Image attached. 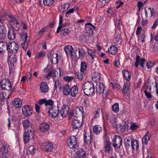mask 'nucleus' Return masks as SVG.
<instances>
[{
    "mask_svg": "<svg viewBox=\"0 0 158 158\" xmlns=\"http://www.w3.org/2000/svg\"><path fill=\"white\" fill-rule=\"evenodd\" d=\"M82 89L84 93L87 96L93 94L95 90L94 86L92 82H87L85 83L82 86Z\"/></svg>",
    "mask_w": 158,
    "mask_h": 158,
    "instance_id": "nucleus-1",
    "label": "nucleus"
},
{
    "mask_svg": "<svg viewBox=\"0 0 158 158\" xmlns=\"http://www.w3.org/2000/svg\"><path fill=\"white\" fill-rule=\"evenodd\" d=\"M49 116L52 118H55L60 116L59 107L57 104V106H50L48 111Z\"/></svg>",
    "mask_w": 158,
    "mask_h": 158,
    "instance_id": "nucleus-2",
    "label": "nucleus"
},
{
    "mask_svg": "<svg viewBox=\"0 0 158 158\" xmlns=\"http://www.w3.org/2000/svg\"><path fill=\"white\" fill-rule=\"evenodd\" d=\"M35 133V131L32 128H29L27 131L25 130L23 135V139L25 144H26L29 142L31 138V136L32 138L34 137Z\"/></svg>",
    "mask_w": 158,
    "mask_h": 158,
    "instance_id": "nucleus-3",
    "label": "nucleus"
},
{
    "mask_svg": "<svg viewBox=\"0 0 158 158\" xmlns=\"http://www.w3.org/2000/svg\"><path fill=\"white\" fill-rule=\"evenodd\" d=\"M84 114V112L82 106H80L76 108L71 112L69 116V119H71L73 117L77 118L80 115Z\"/></svg>",
    "mask_w": 158,
    "mask_h": 158,
    "instance_id": "nucleus-4",
    "label": "nucleus"
},
{
    "mask_svg": "<svg viewBox=\"0 0 158 158\" xmlns=\"http://www.w3.org/2000/svg\"><path fill=\"white\" fill-rule=\"evenodd\" d=\"M19 48V46L15 42H11L7 44V49L9 52L15 53L17 52Z\"/></svg>",
    "mask_w": 158,
    "mask_h": 158,
    "instance_id": "nucleus-5",
    "label": "nucleus"
},
{
    "mask_svg": "<svg viewBox=\"0 0 158 158\" xmlns=\"http://www.w3.org/2000/svg\"><path fill=\"white\" fill-rule=\"evenodd\" d=\"M113 146L115 149L119 148L122 143V140L119 136H115L112 139Z\"/></svg>",
    "mask_w": 158,
    "mask_h": 158,
    "instance_id": "nucleus-6",
    "label": "nucleus"
},
{
    "mask_svg": "<svg viewBox=\"0 0 158 158\" xmlns=\"http://www.w3.org/2000/svg\"><path fill=\"white\" fill-rule=\"evenodd\" d=\"M47 57L50 60L52 64H55L57 63L58 60L60 59L59 54L57 53L52 54V52H49L47 54Z\"/></svg>",
    "mask_w": 158,
    "mask_h": 158,
    "instance_id": "nucleus-7",
    "label": "nucleus"
},
{
    "mask_svg": "<svg viewBox=\"0 0 158 158\" xmlns=\"http://www.w3.org/2000/svg\"><path fill=\"white\" fill-rule=\"evenodd\" d=\"M93 137L91 131H90L89 133L85 132L84 135V144L88 145L91 143L93 141Z\"/></svg>",
    "mask_w": 158,
    "mask_h": 158,
    "instance_id": "nucleus-8",
    "label": "nucleus"
},
{
    "mask_svg": "<svg viewBox=\"0 0 158 158\" xmlns=\"http://www.w3.org/2000/svg\"><path fill=\"white\" fill-rule=\"evenodd\" d=\"M0 86L1 88L3 89L9 90L12 87L10 81L7 79H3L0 82Z\"/></svg>",
    "mask_w": 158,
    "mask_h": 158,
    "instance_id": "nucleus-9",
    "label": "nucleus"
},
{
    "mask_svg": "<svg viewBox=\"0 0 158 158\" xmlns=\"http://www.w3.org/2000/svg\"><path fill=\"white\" fill-rule=\"evenodd\" d=\"M95 28V27L92 24L88 23L86 24L85 32L86 35L89 36H91L93 33V29Z\"/></svg>",
    "mask_w": 158,
    "mask_h": 158,
    "instance_id": "nucleus-10",
    "label": "nucleus"
},
{
    "mask_svg": "<svg viewBox=\"0 0 158 158\" xmlns=\"http://www.w3.org/2000/svg\"><path fill=\"white\" fill-rule=\"evenodd\" d=\"M69 147L71 148H75L77 147V138L75 136H70L69 143H68Z\"/></svg>",
    "mask_w": 158,
    "mask_h": 158,
    "instance_id": "nucleus-11",
    "label": "nucleus"
},
{
    "mask_svg": "<svg viewBox=\"0 0 158 158\" xmlns=\"http://www.w3.org/2000/svg\"><path fill=\"white\" fill-rule=\"evenodd\" d=\"M69 107L68 105H63L60 111V116L63 118L65 117L69 114Z\"/></svg>",
    "mask_w": 158,
    "mask_h": 158,
    "instance_id": "nucleus-12",
    "label": "nucleus"
},
{
    "mask_svg": "<svg viewBox=\"0 0 158 158\" xmlns=\"http://www.w3.org/2000/svg\"><path fill=\"white\" fill-rule=\"evenodd\" d=\"M22 111L24 116H28L32 114L33 109L31 106L29 105H25L22 108Z\"/></svg>",
    "mask_w": 158,
    "mask_h": 158,
    "instance_id": "nucleus-13",
    "label": "nucleus"
},
{
    "mask_svg": "<svg viewBox=\"0 0 158 158\" xmlns=\"http://www.w3.org/2000/svg\"><path fill=\"white\" fill-rule=\"evenodd\" d=\"M146 60L144 58H140V57L137 55L135 59V65L136 68L138 66L139 64L142 67H143L144 64L145 63Z\"/></svg>",
    "mask_w": 158,
    "mask_h": 158,
    "instance_id": "nucleus-14",
    "label": "nucleus"
},
{
    "mask_svg": "<svg viewBox=\"0 0 158 158\" xmlns=\"http://www.w3.org/2000/svg\"><path fill=\"white\" fill-rule=\"evenodd\" d=\"M17 56L15 55H10L7 58L8 64L11 67L14 66L17 62Z\"/></svg>",
    "mask_w": 158,
    "mask_h": 158,
    "instance_id": "nucleus-15",
    "label": "nucleus"
},
{
    "mask_svg": "<svg viewBox=\"0 0 158 158\" xmlns=\"http://www.w3.org/2000/svg\"><path fill=\"white\" fill-rule=\"evenodd\" d=\"M121 91L125 95L129 96L130 91L129 84L127 82L124 83Z\"/></svg>",
    "mask_w": 158,
    "mask_h": 158,
    "instance_id": "nucleus-16",
    "label": "nucleus"
},
{
    "mask_svg": "<svg viewBox=\"0 0 158 158\" xmlns=\"http://www.w3.org/2000/svg\"><path fill=\"white\" fill-rule=\"evenodd\" d=\"M49 124L47 123L44 122L40 124L39 130L41 132H45L49 130Z\"/></svg>",
    "mask_w": 158,
    "mask_h": 158,
    "instance_id": "nucleus-17",
    "label": "nucleus"
},
{
    "mask_svg": "<svg viewBox=\"0 0 158 158\" xmlns=\"http://www.w3.org/2000/svg\"><path fill=\"white\" fill-rule=\"evenodd\" d=\"M117 117L115 115L110 114V123L114 127H117Z\"/></svg>",
    "mask_w": 158,
    "mask_h": 158,
    "instance_id": "nucleus-18",
    "label": "nucleus"
},
{
    "mask_svg": "<svg viewBox=\"0 0 158 158\" xmlns=\"http://www.w3.org/2000/svg\"><path fill=\"white\" fill-rule=\"evenodd\" d=\"M105 86L103 83H98L96 85V90L99 94H101L103 93Z\"/></svg>",
    "mask_w": 158,
    "mask_h": 158,
    "instance_id": "nucleus-19",
    "label": "nucleus"
},
{
    "mask_svg": "<svg viewBox=\"0 0 158 158\" xmlns=\"http://www.w3.org/2000/svg\"><path fill=\"white\" fill-rule=\"evenodd\" d=\"M123 77L127 81H129L131 78V73L128 70L125 69L122 70Z\"/></svg>",
    "mask_w": 158,
    "mask_h": 158,
    "instance_id": "nucleus-20",
    "label": "nucleus"
},
{
    "mask_svg": "<svg viewBox=\"0 0 158 158\" xmlns=\"http://www.w3.org/2000/svg\"><path fill=\"white\" fill-rule=\"evenodd\" d=\"M42 147L47 152H51L53 148V145L50 143L46 142L43 143Z\"/></svg>",
    "mask_w": 158,
    "mask_h": 158,
    "instance_id": "nucleus-21",
    "label": "nucleus"
},
{
    "mask_svg": "<svg viewBox=\"0 0 158 158\" xmlns=\"http://www.w3.org/2000/svg\"><path fill=\"white\" fill-rule=\"evenodd\" d=\"M9 150V146L7 144L3 145L0 148V152H2L3 155L7 154Z\"/></svg>",
    "mask_w": 158,
    "mask_h": 158,
    "instance_id": "nucleus-22",
    "label": "nucleus"
},
{
    "mask_svg": "<svg viewBox=\"0 0 158 158\" xmlns=\"http://www.w3.org/2000/svg\"><path fill=\"white\" fill-rule=\"evenodd\" d=\"M40 89L43 93H46L49 90V87L47 84L45 82H42L40 85Z\"/></svg>",
    "mask_w": 158,
    "mask_h": 158,
    "instance_id": "nucleus-23",
    "label": "nucleus"
},
{
    "mask_svg": "<svg viewBox=\"0 0 158 158\" xmlns=\"http://www.w3.org/2000/svg\"><path fill=\"white\" fill-rule=\"evenodd\" d=\"M12 104L16 108L20 107L22 105V101L20 98H15L12 102Z\"/></svg>",
    "mask_w": 158,
    "mask_h": 158,
    "instance_id": "nucleus-24",
    "label": "nucleus"
},
{
    "mask_svg": "<svg viewBox=\"0 0 158 158\" xmlns=\"http://www.w3.org/2000/svg\"><path fill=\"white\" fill-rule=\"evenodd\" d=\"M71 88L67 85H64L63 87V93L66 96L69 95L70 93Z\"/></svg>",
    "mask_w": 158,
    "mask_h": 158,
    "instance_id": "nucleus-25",
    "label": "nucleus"
},
{
    "mask_svg": "<svg viewBox=\"0 0 158 158\" xmlns=\"http://www.w3.org/2000/svg\"><path fill=\"white\" fill-rule=\"evenodd\" d=\"M131 146L132 150L137 149L139 147V143L137 140L134 139H132L131 142Z\"/></svg>",
    "mask_w": 158,
    "mask_h": 158,
    "instance_id": "nucleus-26",
    "label": "nucleus"
},
{
    "mask_svg": "<svg viewBox=\"0 0 158 158\" xmlns=\"http://www.w3.org/2000/svg\"><path fill=\"white\" fill-rule=\"evenodd\" d=\"M64 51L67 55H70L71 56H73V48L70 45H68L65 47L64 48Z\"/></svg>",
    "mask_w": 158,
    "mask_h": 158,
    "instance_id": "nucleus-27",
    "label": "nucleus"
},
{
    "mask_svg": "<svg viewBox=\"0 0 158 158\" xmlns=\"http://www.w3.org/2000/svg\"><path fill=\"white\" fill-rule=\"evenodd\" d=\"M72 125L73 129H77L81 127V124L80 121L77 119H74L73 121Z\"/></svg>",
    "mask_w": 158,
    "mask_h": 158,
    "instance_id": "nucleus-28",
    "label": "nucleus"
},
{
    "mask_svg": "<svg viewBox=\"0 0 158 158\" xmlns=\"http://www.w3.org/2000/svg\"><path fill=\"white\" fill-rule=\"evenodd\" d=\"M78 87L77 85L72 87L71 89L70 94L72 97H75L78 92Z\"/></svg>",
    "mask_w": 158,
    "mask_h": 158,
    "instance_id": "nucleus-29",
    "label": "nucleus"
},
{
    "mask_svg": "<svg viewBox=\"0 0 158 158\" xmlns=\"http://www.w3.org/2000/svg\"><path fill=\"white\" fill-rule=\"evenodd\" d=\"M28 38L27 33H25L24 36V42L22 44L21 46L24 50H26L28 45V42L27 40Z\"/></svg>",
    "mask_w": 158,
    "mask_h": 158,
    "instance_id": "nucleus-30",
    "label": "nucleus"
},
{
    "mask_svg": "<svg viewBox=\"0 0 158 158\" xmlns=\"http://www.w3.org/2000/svg\"><path fill=\"white\" fill-rule=\"evenodd\" d=\"M108 52L113 55H115L118 52V49L115 46H111L108 48Z\"/></svg>",
    "mask_w": 158,
    "mask_h": 158,
    "instance_id": "nucleus-31",
    "label": "nucleus"
},
{
    "mask_svg": "<svg viewBox=\"0 0 158 158\" xmlns=\"http://www.w3.org/2000/svg\"><path fill=\"white\" fill-rule=\"evenodd\" d=\"M22 123L24 130L29 127L31 128L32 126V123L30 122L29 120L27 119L24 120L23 121Z\"/></svg>",
    "mask_w": 158,
    "mask_h": 158,
    "instance_id": "nucleus-32",
    "label": "nucleus"
},
{
    "mask_svg": "<svg viewBox=\"0 0 158 158\" xmlns=\"http://www.w3.org/2000/svg\"><path fill=\"white\" fill-rule=\"evenodd\" d=\"M151 137V134L149 132H147L144 136L142 139V143H143L147 144L148 141L150 140Z\"/></svg>",
    "mask_w": 158,
    "mask_h": 158,
    "instance_id": "nucleus-33",
    "label": "nucleus"
},
{
    "mask_svg": "<svg viewBox=\"0 0 158 158\" xmlns=\"http://www.w3.org/2000/svg\"><path fill=\"white\" fill-rule=\"evenodd\" d=\"M7 36L9 40H13L15 39L16 37V33L14 30H9L8 32Z\"/></svg>",
    "mask_w": 158,
    "mask_h": 158,
    "instance_id": "nucleus-34",
    "label": "nucleus"
},
{
    "mask_svg": "<svg viewBox=\"0 0 158 158\" xmlns=\"http://www.w3.org/2000/svg\"><path fill=\"white\" fill-rule=\"evenodd\" d=\"M101 78L99 73L98 72L95 73L93 75L92 79L93 81L96 82H99Z\"/></svg>",
    "mask_w": 158,
    "mask_h": 158,
    "instance_id": "nucleus-35",
    "label": "nucleus"
},
{
    "mask_svg": "<svg viewBox=\"0 0 158 158\" xmlns=\"http://www.w3.org/2000/svg\"><path fill=\"white\" fill-rule=\"evenodd\" d=\"M105 152L106 153H109L112 149L111 144L109 141H107L104 146Z\"/></svg>",
    "mask_w": 158,
    "mask_h": 158,
    "instance_id": "nucleus-36",
    "label": "nucleus"
},
{
    "mask_svg": "<svg viewBox=\"0 0 158 158\" xmlns=\"http://www.w3.org/2000/svg\"><path fill=\"white\" fill-rule=\"evenodd\" d=\"M6 94H4L3 91H0V109H1L2 105L4 103V100L6 96Z\"/></svg>",
    "mask_w": 158,
    "mask_h": 158,
    "instance_id": "nucleus-37",
    "label": "nucleus"
},
{
    "mask_svg": "<svg viewBox=\"0 0 158 158\" xmlns=\"http://www.w3.org/2000/svg\"><path fill=\"white\" fill-rule=\"evenodd\" d=\"M132 139L131 136H128L126 137L124 140V145L126 147L130 148L131 147L130 143Z\"/></svg>",
    "mask_w": 158,
    "mask_h": 158,
    "instance_id": "nucleus-38",
    "label": "nucleus"
},
{
    "mask_svg": "<svg viewBox=\"0 0 158 158\" xmlns=\"http://www.w3.org/2000/svg\"><path fill=\"white\" fill-rule=\"evenodd\" d=\"M78 52L79 58L81 59L83 58L85 55L86 54L85 49L83 47L79 48Z\"/></svg>",
    "mask_w": 158,
    "mask_h": 158,
    "instance_id": "nucleus-39",
    "label": "nucleus"
},
{
    "mask_svg": "<svg viewBox=\"0 0 158 158\" xmlns=\"http://www.w3.org/2000/svg\"><path fill=\"white\" fill-rule=\"evenodd\" d=\"M122 41V38L120 34H118L115 37L114 40V43L118 45L121 44Z\"/></svg>",
    "mask_w": 158,
    "mask_h": 158,
    "instance_id": "nucleus-40",
    "label": "nucleus"
},
{
    "mask_svg": "<svg viewBox=\"0 0 158 158\" xmlns=\"http://www.w3.org/2000/svg\"><path fill=\"white\" fill-rule=\"evenodd\" d=\"M77 157L78 158H85L86 155L85 152L83 151L82 149H81L77 151Z\"/></svg>",
    "mask_w": 158,
    "mask_h": 158,
    "instance_id": "nucleus-41",
    "label": "nucleus"
},
{
    "mask_svg": "<svg viewBox=\"0 0 158 158\" xmlns=\"http://www.w3.org/2000/svg\"><path fill=\"white\" fill-rule=\"evenodd\" d=\"M94 132L96 134H99L102 131V128L99 125H95L93 127Z\"/></svg>",
    "mask_w": 158,
    "mask_h": 158,
    "instance_id": "nucleus-42",
    "label": "nucleus"
},
{
    "mask_svg": "<svg viewBox=\"0 0 158 158\" xmlns=\"http://www.w3.org/2000/svg\"><path fill=\"white\" fill-rule=\"evenodd\" d=\"M7 44L6 42L3 41L0 42V53L7 49Z\"/></svg>",
    "mask_w": 158,
    "mask_h": 158,
    "instance_id": "nucleus-43",
    "label": "nucleus"
},
{
    "mask_svg": "<svg viewBox=\"0 0 158 158\" xmlns=\"http://www.w3.org/2000/svg\"><path fill=\"white\" fill-rule=\"evenodd\" d=\"M8 16L9 17L11 26L14 24L18 23L19 22L18 21L15 17L11 16L10 14L8 15Z\"/></svg>",
    "mask_w": 158,
    "mask_h": 158,
    "instance_id": "nucleus-44",
    "label": "nucleus"
},
{
    "mask_svg": "<svg viewBox=\"0 0 158 158\" xmlns=\"http://www.w3.org/2000/svg\"><path fill=\"white\" fill-rule=\"evenodd\" d=\"M102 111L101 109L99 108L94 112L93 114L94 118L95 119L99 118Z\"/></svg>",
    "mask_w": 158,
    "mask_h": 158,
    "instance_id": "nucleus-45",
    "label": "nucleus"
},
{
    "mask_svg": "<svg viewBox=\"0 0 158 158\" xmlns=\"http://www.w3.org/2000/svg\"><path fill=\"white\" fill-rule=\"evenodd\" d=\"M85 75V74L84 72L80 70L78 71L77 73V78L80 80H82L83 78Z\"/></svg>",
    "mask_w": 158,
    "mask_h": 158,
    "instance_id": "nucleus-46",
    "label": "nucleus"
},
{
    "mask_svg": "<svg viewBox=\"0 0 158 158\" xmlns=\"http://www.w3.org/2000/svg\"><path fill=\"white\" fill-rule=\"evenodd\" d=\"M56 76V71L55 70H52L51 71L46 77V78L49 79L50 77H55Z\"/></svg>",
    "mask_w": 158,
    "mask_h": 158,
    "instance_id": "nucleus-47",
    "label": "nucleus"
},
{
    "mask_svg": "<svg viewBox=\"0 0 158 158\" xmlns=\"http://www.w3.org/2000/svg\"><path fill=\"white\" fill-rule=\"evenodd\" d=\"M87 64L84 61H82L81 63V68L80 70L85 72L87 69Z\"/></svg>",
    "mask_w": 158,
    "mask_h": 158,
    "instance_id": "nucleus-48",
    "label": "nucleus"
},
{
    "mask_svg": "<svg viewBox=\"0 0 158 158\" xmlns=\"http://www.w3.org/2000/svg\"><path fill=\"white\" fill-rule=\"evenodd\" d=\"M117 130H119L121 132H123L125 131V125H122L120 124H117V127H114Z\"/></svg>",
    "mask_w": 158,
    "mask_h": 158,
    "instance_id": "nucleus-49",
    "label": "nucleus"
},
{
    "mask_svg": "<svg viewBox=\"0 0 158 158\" xmlns=\"http://www.w3.org/2000/svg\"><path fill=\"white\" fill-rule=\"evenodd\" d=\"M35 151V147L33 146H31L27 148V152L28 154H33Z\"/></svg>",
    "mask_w": 158,
    "mask_h": 158,
    "instance_id": "nucleus-50",
    "label": "nucleus"
},
{
    "mask_svg": "<svg viewBox=\"0 0 158 158\" xmlns=\"http://www.w3.org/2000/svg\"><path fill=\"white\" fill-rule=\"evenodd\" d=\"M151 87L152 86L150 87L148 91H147V90L144 91L145 95L148 98H152V95L150 93L152 89Z\"/></svg>",
    "mask_w": 158,
    "mask_h": 158,
    "instance_id": "nucleus-51",
    "label": "nucleus"
},
{
    "mask_svg": "<svg viewBox=\"0 0 158 158\" xmlns=\"http://www.w3.org/2000/svg\"><path fill=\"white\" fill-rule=\"evenodd\" d=\"M45 56V52H44L40 51L38 52L35 55V58L36 59H39L41 57H43Z\"/></svg>",
    "mask_w": 158,
    "mask_h": 158,
    "instance_id": "nucleus-52",
    "label": "nucleus"
},
{
    "mask_svg": "<svg viewBox=\"0 0 158 158\" xmlns=\"http://www.w3.org/2000/svg\"><path fill=\"white\" fill-rule=\"evenodd\" d=\"M11 27L14 30L17 31L19 30L20 27V25L19 23L18 22V23L13 24L11 26Z\"/></svg>",
    "mask_w": 158,
    "mask_h": 158,
    "instance_id": "nucleus-53",
    "label": "nucleus"
},
{
    "mask_svg": "<svg viewBox=\"0 0 158 158\" xmlns=\"http://www.w3.org/2000/svg\"><path fill=\"white\" fill-rule=\"evenodd\" d=\"M112 110L115 113L118 112L119 110V106L118 103H116L112 106Z\"/></svg>",
    "mask_w": 158,
    "mask_h": 158,
    "instance_id": "nucleus-54",
    "label": "nucleus"
},
{
    "mask_svg": "<svg viewBox=\"0 0 158 158\" xmlns=\"http://www.w3.org/2000/svg\"><path fill=\"white\" fill-rule=\"evenodd\" d=\"M86 48L88 54L91 57L92 59L93 60L95 57V52L88 48Z\"/></svg>",
    "mask_w": 158,
    "mask_h": 158,
    "instance_id": "nucleus-55",
    "label": "nucleus"
},
{
    "mask_svg": "<svg viewBox=\"0 0 158 158\" xmlns=\"http://www.w3.org/2000/svg\"><path fill=\"white\" fill-rule=\"evenodd\" d=\"M61 32V35H69L70 32V31L68 28H65L62 30Z\"/></svg>",
    "mask_w": 158,
    "mask_h": 158,
    "instance_id": "nucleus-56",
    "label": "nucleus"
},
{
    "mask_svg": "<svg viewBox=\"0 0 158 158\" xmlns=\"http://www.w3.org/2000/svg\"><path fill=\"white\" fill-rule=\"evenodd\" d=\"M43 3L44 5L51 6L54 3V0H44Z\"/></svg>",
    "mask_w": 158,
    "mask_h": 158,
    "instance_id": "nucleus-57",
    "label": "nucleus"
},
{
    "mask_svg": "<svg viewBox=\"0 0 158 158\" xmlns=\"http://www.w3.org/2000/svg\"><path fill=\"white\" fill-rule=\"evenodd\" d=\"M121 22L119 19H117L115 22V26L118 29H121Z\"/></svg>",
    "mask_w": 158,
    "mask_h": 158,
    "instance_id": "nucleus-58",
    "label": "nucleus"
},
{
    "mask_svg": "<svg viewBox=\"0 0 158 158\" xmlns=\"http://www.w3.org/2000/svg\"><path fill=\"white\" fill-rule=\"evenodd\" d=\"M54 104V102L53 101L51 100H46L45 101V106H47L48 105L53 106Z\"/></svg>",
    "mask_w": 158,
    "mask_h": 158,
    "instance_id": "nucleus-59",
    "label": "nucleus"
},
{
    "mask_svg": "<svg viewBox=\"0 0 158 158\" xmlns=\"http://www.w3.org/2000/svg\"><path fill=\"white\" fill-rule=\"evenodd\" d=\"M138 127V125L135 123H133L131 124L130 127V129L132 130L136 129Z\"/></svg>",
    "mask_w": 158,
    "mask_h": 158,
    "instance_id": "nucleus-60",
    "label": "nucleus"
},
{
    "mask_svg": "<svg viewBox=\"0 0 158 158\" xmlns=\"http://www.w3.org/2000/svg\"><path fill=\"white\" fill-rule=\"evenodd\" d=\"M55 83V85L54 86V90L56 89L57 87L59 85V80L58 79H57L56 80H54Z\"/></svg>",
    "mask_w": 158,
    "mask_h": 158,
    "instance_id": "nucleus-61",
    "label": "nucleus"
},
{
    "mask_svg": "<svg viewBox=\"0 0 158 158\" xmlns=\"http://www.w3.org/2000/svg\"><path fill=\"white\" fill-rule=\"evenodd\" d=\"M70 7V4L69 3H65L62 6V8L65 10H68Z\"/></svg>",
    "mask_w": 158,
    "mask_h": 158,
    "instance_id": "nucleus-62",
    "label": "nucleus"
},
{
    "mask_svg": "<svg viewBox=\"0 0 158 158\" xmlns=\"http://www.w3.org/2000/svg\"><path fill=\"white\" fill-rule=\"evenodd\" d=\"M146 38V35L144 33H142L140 36V40H141L142 43H144L145 41V39Z\"/></svg>",
    "mask_w": 158,
    "mask_h": 158,
    "instance_id": "nucleus-63",
    "label": "nucleus"
},
{
    "mask_svg": "<svg viewBox=\"0 0 158 158\" xmlns=\"http://www.w3.org/2000/svg\"><path fill=\"white\" fill-rule=\"evenodd\" d=\"M158 25V18L156 19L155 21L151 27V28L154 29H155L156 26Z\"/></svg>",
    "mask_w": 158,
    "mask_h": 158,
    "instance_id": "nucleus-64",
    "label": "nucleus"
}]
</instances>
